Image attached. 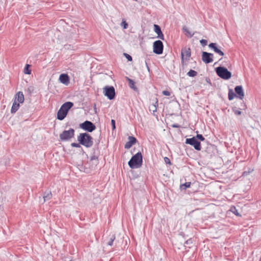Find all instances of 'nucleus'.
I'll use <instances>...</instances> for the list:
<instances>
[{
    "label": "nucleus",
    "instance_id": "f257e3e1",
    "mask_svg": "<svg viewBox=\"0 0 261 261\" xmlns=\"http://www.w3.org/2000/svg\"><path fill=\"white\" fill-rule=\"evenodd\" d=\"M93 138L88 133H81L77 136V140L80 144L87 147H91L93 144Z\"/></svg>",
    "mask_w": 261,
    "mask_h": 261
},
{
    "label": "nucleus",
    "instance_id": "f03ea898",
    "mask_svg": "<svg viewBox=\"0 0 261 261\" xmlns=\"http://www.w3.org/2000/svg\"><path fill=\"white\" fill-rule=\"evenodd\" d=\"M143 162V157L140 152L133 155L129 161L128 164L132 169L138 168L141 167Z\"/></svg>",
    "mask_w": 261,
    "mask_h": 261
},
{
    "label": "nucleus",
    "instance_id": "7ed1b4c3",
    "mask_svg": "<svg viewBox=\"0 0 261 261\" xmlns=\"http://www.w3.org/2000/svg\"><path fill=\"white\" fill-rule=\"evenodd\" d=\"M217 75L224 80H228L231 76V73L227 68L219 66L216 69Z\"/></svg>",
    "mask_w": 261,
    "mask_h": 261
},
{
    "label": "nucleus",
    "instance_id": "20e7f679",
    "mask_svg": "<svg viewBox=\"0 0 261 261\" xmlns=\"http://www.w3.org/2000/svg\"><path fill=\"white\" fill-rule=\"evenodd\" d=\"M74 129L73 128H70L68 130H64L61 134H60V139L61 141H68L74 137Z\"/></svg>",
    "mask_w": 261,
    "mask_h": 261
},
{
    "label": "nucleus",
    "instance_id": "39448f33",
    "mask_svg": "<svg viewBox=\"0 0 261 261\" xmlns=\"http://www.w3.org/2000/svg\"><path fill=\"white\" fill-rule=\"evenodd\" d=\"M186 143L193 146L197 150L199 151L201 149L200 142L195 137L187 139L186 140Z\"/></svg>",
    "mask_w": 261,
    "mask_h": 261
},
{
    "label": "nucleus",
    "instance_id": "423d86ee",
    "mask_svg": "<svg viewBox=\"0 0 261 261\" xmlns=\"http://www.w3.org/2000/svg\"><path fill=\"white\" fill-rule=\"evenodd\" d=\"M103 93L110 100L113 99L115 97V91L113 86H106L103 88Z\"/></svg>",
    "mask_w": 261,
    "mask_h": 261
},
{
    "label": "nucleus",
    "instance_id": "0eeeda50",
    "mask_svg": "<svg viewBox=\"0 0 261 261\" xmlns=\"http://www.w3.org/2000/svg\"><path fill=\"white\" fill-rule=\"evenodd\" d=\"M81 128L88 132H92L96 129L95 125L91 121L86 120L80 125Z\"/></svg>",
    "mask_w": 261,
    "mask_h": 261
},
{
    "label": "nucleus",
    "instance_id": "6e6552de",
    "mask_svg": "<svg viewBox=\"0 0 261 261\" xmlns=\"http://www.w3.org/2000/svg\"><path fill=\"white\" fill-rule=\"evenodd\" d=\"M181 64L184 66L185 65V60L188 61L191 55V49L190 48L185 47L181 49Z\"/></svg>",
    "mask_w": 261,
    "mask_h": 261
},
{
    "label": "nucleus",
    "instance_id": "1a4fd4ad",
    "mask_svg": "<svg viewBox=\"0 0 261 261\" xmlns=\"http://www.w3.org/2000/svg\"><path fill=\"white\" fill-rule=\"evenodd\" d=\"M153 51L158 55H160L163 51V44L161 40H156L154 42L153 45Z\"/></svg>",
    "mask_w": 261,
    "mask_h": 261
},
{
    "label": "nucleus",
    "instance_id": "9d476101",
    "mask_svg": "<svg viewBox=\"0 0 261 261\" xmlns=\"http://www.w3.org/2000/svg\"><path fill=\"white\" fill-rule=\"evenodd\" d=\"M213 54L212 53L203 51L202 54V60L205 64H208L213 62Z\"/></svg>",
    "mask_w": 261,
    "mask_h": 261
},
{
    "label": "nucleus",
    "instance_id": "9b49d317",
    "mask_svg": "<svg viewBox=\"0 0 261 261\" xmlns=\"http://www.w3.org/2000/svg\"><path fill=\"white\" fill-rule=\"evenodd\" d=\"M208 47L213 49L215 53L218 54L221 56H224V53L220 49L221 47H218V45L216 43H211L208 44Z\"/></svg>",
    "mask_w": 261,
    "mask_h": 261
},
{
    "label": "nucleus",
    "instance_id": "f8f14e48",
    "mask_svg": "<svg viewBox=\"0 0 261 261\" xmlns=\"http://www.w3.org/2000/svg\"><path fill=\"white\" fill-rule=\"evenodd\" d=\"M98 164V160L97 156L96 155L92 156L90 161L87 163V164L90 166V168L91 170H94Z\"/></svg>",
    "mask_w": 261,
    "mask_h": 261
},
{
    "label": "nucleus",
    "instance_id": "ddd939ff",
    "mask_svg": "<svg viewBox=\"0 0 261 261\" xmlns=\"http://www.w3.org/2000/svg\"><path fill=\"white\" fill-rule=\"evenodd\" d=\"M128 141H127L124 145V148L125 149L130 148L133 145H134L136 143L137 141L136 138L133 136H129L128 137Z\"/></svg>",
    "mask_w": 261,
    "mask_h": 261
},
{
    "label": "nucleus",
    "instance_id": "4468645a",
    "mask_svg": "<svg viewBox=\"0 0 261 261\" xmlns=\"http://www.w3.org/2000/svg\"><path fill=\"white\" fill-rule=\"evenodd\" d=\"M236 93L238 95L240 99H243L244 97V93L242 86H237L234 88Z\"/></svg>",
    "mask_w": 261,
    "mask_h": 261
},
{
    "label": "nucleus",
    "instance_id": "2eb2a0df",
    "mask_svg": "<svg viewBox=\"0 0 261 261\" xmlns=\"http://www.w3.org/2000/svg\"><path fill=\"white\" fill-rule=\"evenodd\" d=\"M154 31L157 34L158 37L159 38L163 40H164V35L159 25L157 24H154Z\"/></svg>",
    "mask_w": 261,
    "mask_h": 261
},
{
    "label": "nucleus",
    "instance_id": "dca6fc26",
    "mask_svg": "<svg viewBox=\"0 0 261 261\" xmlns=\"http://www.w3.org/2000/svg\"><path fill=\"white\" fill-rule=\"evenodd\" d=\"M67 112L60 108L57 113V119L60 120H63L67 115Z\"/></svg>",
    "mask_w": 261,
    "mask_h": 261
},
{
    "label": "nucleus",
    "instance_id": "f3484780",
    "mask_svg": "<svg viewBox=\"0 0 261 261\" xmlns=\"http://www.w3.org/2000/svg\"><path fill=\"white\" fill-rule=\"evenodd\" d=\"M61 83L67 85L69 83V77L67 74H61L59 77Z\"/></svg>",
    "mask_w": 261,
    "mask_h": 261
},
{
    "label": "nucleus",
    "instance_id": "a211bd4d",
    "mask_svg": "<svg viewBox=\"0 0 261 261\" xmlns=\"http://www.w3.org/2000/svg\"><path fill=\"white\" fill-rule=\"evenodd\" d=\"M73 103L70 101H67L63 104L61 108L68 113V111L72 107Z\"/></svg>",
    "mask_w": 261,
    "mask_h": 261
},
{
    "label": "nucleus",
    "instance_id": "6ab92c4d",
    "mask_svg": "<svg viewBox=\"0 0 261 261\" xmlns=\"http://www.w3.org/2000/svg\"><path fill=\"white\" fill-rule=\"evenodd\" d=\"M15 99L19 103H23L24 101V95L22 92H18L15 95Z\"/></svg>",
    "mask_w": 261,
    "mask_h": 261
},
{
    "label": "nucleus",
    "instance_id": "aec40b11",
    "mask_svg": "<svg viewBox=\"0 0 261 261\" xmlns=\"http://www.w3.org/2000/svg\"><path fill=\"white\" fill-rule=\"evenodd\" d=\"M19 108V103L17 102L16 99L14 100V101L13 103V105L11 108V113H15Z\"/></svg>",
    "mask_w": 261,
    "mask_h": 261
},
{
    "label": "nucleus",
    "instance_id": "412c9836",
    "mask_svg": "<svg viewBox=\"0 0 261 261\" xmlns=\"http://www.w3.org/2000/svg\"><path fill=\"white\" fill-rule=\"evenodd\" d=\"M51 197L52 194L50 191H45L43 196L44 201L49 200Z\"/></svg>",
    "mask_w": 261,
    "mask_h": 261
},
{
    "label": "nucleus",
    "instance_id": "4be33fe9",
    "mask_svg": "<svg viewBox=\"0 0 261 261\" xmlns=\"http://www.w3.org/2000/svg\"><path fill=\"white\" fill-rule=\"evenodd\" d=\"M182 30L184 32L186 33V35L190 38L193 37V35H194V33H192L191 32H190L186 26L183 27Z\"/></svg>",
    "mask_w": 261,
    "mask_h": 261
},
{
    "label": "nucleus",
    "instance_id": "5701e85b",
    "mask_svg": "<svg viewBox=\"0 0 261 261\" xmlns=\"http://www.w3.org/2000/svg\"><path fill=\"white\" fill-rule=\"evenodd\" d=\"M127 80L128 82V85H129V86L130 87V88H131L132 89H133L135 90H137V88L135 86V82H134V81L130 79L128 77H127Z\"/></svg>",
    "mask_w": 261,
    "mask_h": 261
},
{
    "label": "nucleus",
    "instance_id": "b1692460",
    "mask_svg": "<svg viewBox=\"0 0 261 261\" xmlns=\"http://www.w3.org/2000/svg\"><path fill=\"white\" fill-rule=\"evenodd\" d=\"M236 94L233 92V91H232V90L231 89H229V92H228V99L229 100H231L232 99H233V98L234 97V96H236Z\"/></svg>",
    "mask_w": 261,
    "mask_h": 261
},
{
    "label": "nucleus",
    "instance_id": "393cba45",
    "mask_svg": "<svg viewBox=\"0 0 261 261\" xmlns=\"http://www.w3.org/2000/svg\"><path fill=\"white\" fill-rule=\"evenodd\" d=\"M187 75L190 77H195L197 75V72L195 70L190 69L187 73Z\"/></svg>",
    "mask_w": 261,
    "mask_h": 261
},
{
    "label": "nucleus",
    "instance_id": "a878e982",
    "mask_svg": "<svg viewBox=\"0 0 261 261\" xmlns=\"http://www.w3.org/2000/svg\"><path fill=\"white\" fill-rule=\"evenodd\" d=\"M115 239V237L114 234H112L109 239V241L107 242V245L109 246H112L113 244V242Z\"/></svg>",
    "mask_w": 261,
    "mask_h": 261
},
{
    "label": "nucleus",
    "instance_id": "bb28decb",
    "mask_svg": "<svg viewBox=\"0 0 261 261\" xmlns=\"http://www.w3.org/2000/svg\"><path fill=\"white\" fill-rule=\"evenodd\" d=\"M191 185L190 182H187L180 185L181 190H186L187 188H189Z\"/></svg>",
    "mask_w": 261,
    "mask_h": 261
},
{
    "label": "nucleus",
    "instance_id": "cd10ccee",
    "mask_svg": "<svg viewBox=\"0 0 261 261\" xmlns=\"http://www.w3.org/2000/svg\"><path fill=\"white\" fill-rule=\"evenodd\" d=\"M30 65L29 64H27L24 69V73L25 74H30L31 73V70L29 69Z\"/></svg>",
    "mask_w": 261,
    "mask_h": 261
},
{
    "label": "nucleus",
    "instance_id": "c85d7f7f",
    "mask_svg": "<svg viewBox=\"0 0 261 261\" xmlns=\"http://www.w3.org/2000/svg\"><path fill=\"white\" fill-rule=\"evenodd\" d=\"M232 111L236 115H240L242 114V112L240 110H237L236 108H233Z\"/></svg>",
    "mask_w": 261,
    "mask_h": 261
},
{
    "label": "nucleus",
    "instance_id": "c756f323",
    "mask_svg": "<svg viewBox=\"0 0 261 261\" xmlns=\"http://www.w3.org/2000/svg\"><path fill=\"white\" fill-rule=\"evenodd\" d=\"M193 242L191 239L188 240L186 242L185 244L188 245V248H191V245L192 244Z\"/></svg>",
    "mask_w": 261,
    "mask_h": 261
},
{
    "label": "nucleus",
    "instance_id": "7c9ffc66",
    "mask_svg": "<svg viewBox=\"0 0 261 261\" xmlns=\"http://www.w3.org/2000/svg\"><path fill=\"white\" fill-rule=\"evenodd\" d=\"M121 26L122 27L123 29H126L128 27V24L125 20H123L122 22L121 23Z\"/></svg>",
    "mask_w": 261,
    "mask_h": 261
},
{
    "label": "nucleus",
    "instance_id": "2f4dec72",
    "mask_svg": "<svg viewBox=\"0 0 261 261\" xmlns=\"http://www.w3.org/2000/svg\"><path fill=\"white\" fill-rule=\"evenodd\" d=\"M196 139H198L201 141H203L205 140V138H204V137L202 135H200V134H197L196 137Z\"/></svg>",
    "mask_w": 261,
    "mask_h": 261
},
{
    "label": "nucleus",
    "instance_id": "473e14b6",
    "mask_svg": "<svg viewBox=\"0 0 261 261\" xmlns=\"http://www.w3.org/2000/svg\"><path fill=\"white\" fill-rule=\"evenodd\" d=\"M158 106V100H156V102H155L154 104H153L152 105V107L154 108V109H153V112H156V110H157V107Z\"/></svg>",
    "mask_w": 261,
    "mask_h": 261
},
{
    "label": "nucleus",
    "instance_id": "72a5a7b5",
    "mask_svg": "<svg viewBox=\"0 0 261 261\" xmlns=\"http://www.w3.org/2000/svg\"><path fill=\"white\" fill-rule=\"evenodd\" d=\"M200 44L202 46H204L207 45V41L205 39H201L200 40Z\"/></svg>",
    "mask_w": 261,
    "mask_h": 261
},
{
    "label": "nucleus",
    "instance_id": "f704fd0d",
    "mask_svg": "<svg viewBox=\"0 0 261 261\" xmlns=\"http://www.w3.org/2000/svg\"><path fill=\"white\" fill-rule=\"evenodd\" d=\"M231 211L234 213L237 216H239V213L238 212V211L236 210V207H231Z\"/></svg>",
    "mask_w": 261,
    "mask_h": 261
},
{
    "label": "nucleus",
    "instance_id": "c9c22d12",
    "mask_svg": "<svg viewBox=\"0 0 261 261\" xmlns=\"http://www.w3.org/2000/svg\"><path fill=\"white\" fill-rule=\"evenodd\" d=\"M124 55L125 56L126 58L128 60V61H132V59H133L132 57L129 55H128L127 54H126V53H124Z\"/></svg>",
    "mask_w": 261,
    "mask_h": 261
},
{
    "label": "nucleus",
    "instance_id": "e433bc0d",
    "mask_svg": "<svg viewBox=\"0 0 261 261\" xmlns=\"http://www.w3.org/2000/svg\"><path fill=\"white\" fill-rule=\"evenodd\" d=\"M111 124H112V129L113 130H115V128H116L115 120H114V119H112L111 120Z\"/></svg>",
    "mask_w": 261,
    "mask_h": 261
},
{
    "label": "nucleus",
    "instance_id": "4c0bfd02",
    "mask_svg": "<svg viewBox=\"0 0 261 261\" xmlns=\"http://www.w3.org/2000/svg\"><path fill=\"white\" fill-rule=\"evenodd\" d=\"M80 144H80V143H71V146H72V147H76V148H79V147H81Z\"/></svg>",
    "mask_w": 261,
    "mask_h": 261
},
{
    "label": "nucleus",
    "instance_id": "58836bf2",
    "mask_svg": "<svg viewBox=\"0 0 261 261\" xmlns=\"http://www.w3.org/2000/svg\"><path fill=\"white\" fill-rule=\"evenodd\" d=\"M162 93L165 96H170V92L167 90H164L162 92Z\"/></svg>",
    "mask_w": 261,
    "mask_h": 261
},
{
    "label": "nucleus",
    "instance_id": "ea45409f",
    "mask_svg": "<svg viewBox=\"0 0 261 261\" xmlns=\"http://www.w3.org/2000/svg\"><path fill=\"white\" fill-rule=\"evenodd\" d=\"M164 161L167 164H171L170 159L167 157L164 158Z\"/></svg>",
    "mask_w": 261,
    "mask_h": 261
},
{
    "label": "nucleus",
    "instance_id": "a19ab883",
    "mask_svg": "<svg viewBox=\"0 0 261 261\" xmlns=\"http://www.w3.org/2000/svg\"><path fill=\"white\" fill-rule=\"evenodd\" d=\"M145 65H146V67H147V69H148V71H149V66H148V63H147V61H145Z\"/></svg>",
    "mask_w": 261,
    "mask_h": 261
},
{
    "label": "nucleus",
    "instance_id": "79ce46f5",
    "mask_svg": "<svg viewBox=\"0 0 261 261\" xmlns=\"http://www.w3.org/2000/svg\"><path fill=\"white\" fill-rule=\"evenodd\" d=\"M152 109V110L153 111V109H154V108H153V107H152L151 106V107L150 109Z\"/></svg>",
    "mask_w": 261,
    "mask_h": 261
}]
</instances>
